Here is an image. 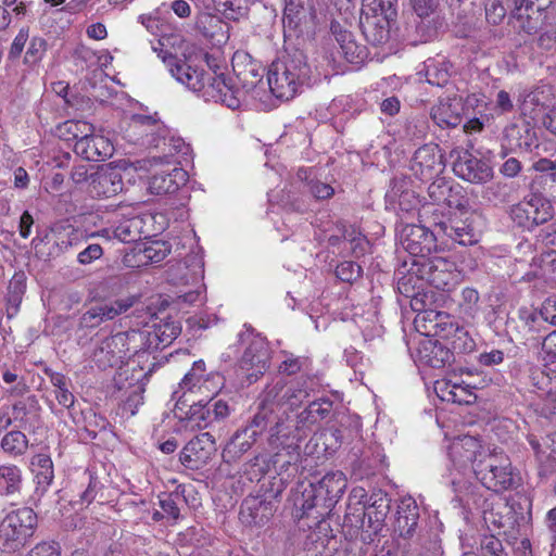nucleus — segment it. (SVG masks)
I'll return each instance as SVG.
<instances>
[{"mask_svg":"<svg viewBox=\"0 0 556 556\" xmlns=\"http://www.w3.org/2000/svg\"><path fill=\"white\" fill-rule=\"evenodd\" d=\"M159 56L177 83L199 93L205 101L220 102L232 110L239 108L238 91L226 83L223 75H212L200 66L202 54L193 45H187L180 55L161 51Z\"/></svg>","mask_w":556,"mask_h":556,"instance_id":"f257e3e1","label":"nucleus"},{"mask_svg":"<svg viewBox=\"0 0 556 556\" xmlns=\"http://www.w3.org/2000/svg\"><path fill=\"white\" fill-rule=\"evenodd\" d=\"M142 338L138 329L117 332L100 342L92 353V359L99 368L105 369L117 366L125 358L134 356L132 363H137L140 372L136 379L138 381L147 379L154 371L157 363L151 362L146 366L144 362H142L144 359V351H141L139 346Z\"/></svg>","mask_w":556,"mask_h":556,"instance_id":"f03ea898","label":"nucleus"},{"mask_svg":"<svg viewBox=\"0 0 556 556\" xmlns=\"http://www.w3.org/2000/svg\"><path fill=\"white\" fill-rule=\"evenodd\" d=\"M311 68L302 53L288 55L273 62L267 72L271 94L283 101L293 99L308 84Z\"/></svg>","mask_w":556,"mask_h":556,"instance_id":"7ed1b4c3","label":"nucleus"},{"mask_svg":"<svg viewBox=\"0 0 556 556\" xmlns=\"http://www.w3.org/2000/svg\"><path fill=\"white\" fill-rule=\"evenodd\" d=\"M475 476L483 486L495 493L514 490L521 481L510 459L502 453L483 455L475 465Z\"/></svg>","mask_w":556,"mask_h":556,"instance_id":"20e7f679","label":"nucleus"},{"mask_svg":"<svg viewBox=\"0 0 556 556\" xmlns=\"http://www.w3.org/2000/svg\"><path fill=\"white\" fill-rule=\"evenodd\" d=\"M37 515L29 507H23L8 514L0 523V548L15 552L25 545L34 533Z\"/></svg>","mask_w":556,"mask_h":556,"instance_id":"39448f33","label":"nucleus"},{"mask_svg":"<svg viewBox=\"0 0 556 556\" xmlns=\"http://www.w3.org/2000/svg\"><path fill=\"white\" fill-rule=\"evenodd\" d=\"M328 2H332V0H323L317 3L315 0H286L283 11L285 31H293L296 35L312 33L318 23L319 16L325 14Z\"/></svg>","mask_w":556,"mask_h":556,"instance_id":"423d86ee","label":"nucleus"},{"mask_svg":"<svg viewBox=\"0 0 556 556\" xmlns=\"http://www.w3.org/2000/svg\"><path fill=\"white\" fill-rule=\"evenodd\" d=\"M242 342H248L240 359V369L247 376L250 383L256 381L269 367L270 349L266 338L247 331L240 334Z\"/></svg>","mask_w":556,"mask_h":556,"instance_id":"0eeeda50","label":"nucleus"},{"mask_svg":"<svg viewBox=\"0 0 556 556\" xmlns=\"http://www.w3.org/2000/svg\"><path fill=\"white\" fill-rule=\"evenodd\" d=\"M509 216L518 227L532 229L552 219L554 207L542 195L529 194L510 206Z\"/></svg>","mask_w":556,"mask_h":556,"instance_id":"6e6552de","label":"nucleus"},{"mask_svg":"<svg viewBox=\"0 0 556 556\" xmlns=\"http://www.w3.org/2000/svg\"><path fill=\"white\" fill-rule=\"evenodd\" d=\"M448 316L442 312H426L424 319L430 324L434 336L444 339L451 351L455 354H467L475 350L476 342L469 332L454 323H445Z\"/></svg>","mask_w":556,"mask_h":556,"instance_id":"1a4fd4ad","label":"nucleus"},{"mask_svg":"<svg viewBox=\"0 0 556 556\" xmlns=\"http://www.w3.org/2000/svg\"><path fill=\"white\" fill-rule=\"evenodd\" d=\"M455 264L442 257L413 260L412 269L438 290L450 292L458 281Z\"/></svg>","mask_w":556,"mask_h":556,"instance_id":"9d476101","label":"nucleus"},{"mask_svg":"<svg viewBox=\"0 0 556 556\" xmlns=\"http://www.w3.org/2000/svg\"><path fill=\"white\" fill-rule=\"evenodd\" d=\"M453 170L463 180L485 184L493 177L489 162L469 149L454 151Z\"/></svg>","mask_w":556,"mask_h":556,"instance_id":"9b49d317","label":"nucleus"},{"mask_svg":"<svg viewBox=\"0 0 556 556\" xmlns=\"http://www.w3.org/2000/svg\"><path fill=\"white\" fill-rule=\"evenodd\" d=\"M139 301L138 295H127L113 301L100 302L90 306L79 318V327L93 329L102 323L126 313Z\"/></svg>","mask_w":556,"mask_h":556,"instance_id":"f8f14e48","label":"nucleus"},{"mask_svg":"<svg viewBox=\"0 0 556 556\" xmlns=\"http://www.w3.org/2000/svg\"><path fill=\"white\" fill-rule=\"evenodd\" d=\"M217 451L215 438L203 432L192 438L179 454L180 463L188 469L199 470L212 459Z\"/></svg>","mask_w":556,"mask_h":556,"instance_id":"ddd939ff","label":"nucleus"},{"mask_svg":"<svg viewBox=\"0 0 556 556\" xmlns=\"http://www.w3.org/2000/svg\"><path fill=\"white\" fill-rule=\"evenodd\" d=\"M142 334V342H139L141 351H144V364L148 362L150 349H164L170 345L176 338L181 333V325L179 321L167 317L161 319L159 323L153 324L151 330H139Z\"/></svg>","mask_w":556,"mask_h":556,"instance_id":"4468645a","label":"nucleus"},{"mask_svg":"<svg viewBox=\"0 0 556 556\" xmlns=\"http://www.w3.org/2000/svg\"><path fill=\"white\" fill-rule=\"evenodd\" d=\"M276 503L264 495H249L241 503L239 519L248 527H263L274 516Z\"/></svg>","mask_w":556,"mask_h":556,"instance_id":"2eb2a0df","label":"nucleus"},{"mask_svg":"<svg viewBox=\"0 0 556 556\" xmlns=\"http://www.w3.org/2000/svg\"><path fill=\"white\" fill-rule=\"evenodd\" d=\"M124 188L122 174L113 168L101 167L90 174L88 192L92 198H111Z\"/></svg>","mask_w":556,"mask_h":556,"instance_id":"dca6fc26","label":"nucleus"},{"mask_svg":"<svg viewBox=\"0 0 556 556\" xmlns=\"http://www.w3.org/2000/svg\"><path fill=\"white\" fill-rule=\"evenodd\" d=\"M435 233L465 247L472 245L478 241L475 229L468 222V218L462 219L456 215L437 223Z\"/></svg>","mask_w":556,"mask_h":556,"instance_id":"f3484780","label":"nucleus"},{"mask_svg":"<svg viewBox=\"0 0 556 556\" xmlns=\"http://www.w3.org/2000/svg\"><path fill=\"white\" fill-rule=\"evenodd\" d=\"M312 485L315 498L321 501L324 506L331 507L343 495L346 489V478L342 471H331Z\"/></svg>","mask_w":556,"mask_h":556,"instance_id":"a211bd4d","label":"nucleus"},{"mask_svg":"<svg viewBox=\"0 0 556 556\" xmlns=\"http://www.w3.org/2000/svg\"><path fill=\"white\" fill-rule=\"evenodd\" d=\"M419 521V508L413 498H406L401 502L397 509L395 521V531L399 533V541L402 545L409 547V540L416 533Z\"/></svg>","mask_w":556,"mask_h":556,"instance_id":"6ab92c4d","label":"nucleus"},{"mask_svg":"<svg viewBox=\"0 0 556 556\" xmlns=\"http://www.w3.org/2000/svg\"><path fill=\"white\" fill-rule=\"evenodd\" d=\"M366 510L363 511L361 528L367 527L374 532L381 530L384 519L391 507V498L382 491L374 492L368 500Z\"/></svg>","mask_w":556,"mask_h":556,"instance_id":"aec40b11","label":"nucleus"},{"mask_svg":"<svg viewBox=\"0 0 556 556\" xmlns=\"http://www.w3.org/2000/svg\"><path fill=\"white\" fill-rule=\"evenodd\" d=\"M419 361L432 368H445L455 362L454 352L445 342L439 340H426L418 350Z\"/></svg>","mask_w":556,"mask_h":556,"instance_id":"412c9836","label":"nucleus"},{"mask_svg":"<svg viewBox=\"0 0 556 556\" xmlns=\"http://www.w3.org/2000/svg\"><path fill=\"white\" fill-rule=\"evenodd\" d=\"M435 229L429 231L420 225H406L402 230V245L412 255H424L430 252Z\"/></svg>","mask_w":556,"mask_h":556,"instance_id":"4be33fe9","label":"nucleus"},{"mask_svg":"<svg viewBox=\"0 0 556 556\" xmlns=\"http://www.w3.org/2000/svg\"><path fill=\"white\" fill-rule=\"evenodd\" d=\"M462 113V99L454 96L440 99L431 110V117L441 128H454L460 124Z\"/></svg>","mask_w":556,"mask_h":556,"instance_id":"5701e85b","label":"nucleus"},{"mask_svg":"<svg viewBox=\"0 0 556 556\" xmlns=\"http://www.w3.org/2000/svg\"><path fill=\"white\" fill-rule=\"evenodd\" d=\"M258 435L255 434L250 428H239L229 439L228 443L223 450L222 457L227 464L236 463L239 460L258 440Z\"/></svg>","mask_w":556,"mask_h":556,"instance_id":"b1692460","label":"nucleus"},{"mask_svg":"<svg viewBox=\"0 0 556 556\" xmlns=\"http://www.w3.org/2000/svg\"><path fill=\"white\" fill-rule=\"evenodd\" d=\"M480 441L473 437H464L458 442L453 443L451 447V456L453 460L460 467L471 466L475 472V465L483 455H488Z\"/></svg>","mask_w":556,"mask_h":556,"instance_id":"393cba45","label":"nucleus"},{"mask_svg":"<svg viewBox=\"0 0 556 556\" xmlns=\"http://www.w3.org/2000/svg\"><path fill=\"white\" fill-rule=\"evenodd\" d=\"M188 180V174L182 167H174L170 172L154 174L149 181L152 194L162 195L176 192Z\"/></svg>","mask_w":556,"mask_h":556,"instance_id":"a878e982","label":"nucleus"},{"mask_svg":"<svg viewBox=\"0 0 556 556\" xmlns=\"http://www.w3.org/2000/svg\"><path fill=\"white\" fill-rule=\"evenodd\" d=\"M523 9L529 10L527 0H491L485 7V17L490 24L498 25L508 12L513 17L521 18Z\"/></svg>","mask_w":556,"mask_h":556,"instance_id":"bb28decb","label":"nucleus"},{"mask_svg":"<svg viewBox=\"0 0 556 556\" xmlns=\"http://www.w3.org/2000/svg\"><path fill=\"white\" fill-rule=\"evenodd\" d=\"M301 424L291 426L277 419L275 425L269 429L268 443L273 448L295 450L301 440Z\"/></svg>","mask_w":556,"mask_h":556,"instance_id":"cd10ccee","label":"nucleus"},{"mask_svg":"<svg viewBox=\"0 0 556 556\" xmlns=\"http://www.w3.org/2000/svg\"><path fill=\"white\" fill-rule=\"evenodd\" d=\"M115 224V239L121 242L130 243L136 242L147 237L144 231V219L139 215L121 218L118 215L114 216Z\"/></svg>","mask_w":556,"mask_h":556,"instance_id":"c85d7f7f","label":"nucleus"},{"mask_svg":"<svg viewBox=\"0 0 556 556\" xmlns=\"http://www.w3.org/2000/svg\"><path fill=\"white\" fill-rule=\"evenodd\" d=\"M153 160L160 163H175L182 167L191 162L192 148L187 141H164L163 154L154 155Z\"/></svg>","mask_w":556,"mask_h":556,"instance_id":"c756f323","label":"nucleus"},{"mask_svg":"<svg viewBox=\"0 0 556 556\" xmlns=\"http://www.w3.org/2000/svg\"><path fill=\"white\" fill-rule=\"evenodd\" d=\"M519 325L518 327L529 334L528 339H536L535 334L540 337L541 332L545 331L548 319L543 314V307L540 311L522 307L518 312Z\"/></svg>","mask_w":556,"mask_h":556,"instance_id":"7c9ffc66","label":"nucleus"},{"mask_svg":"<svg viewBox=\"0 0 556 556\" xmlns=\"http://www.w3.org/2000/svg\"><path fill=\"white\" fill-rule=\"evenodd\" d=\"M113 141H75L74 151L92 162L104 161L114 152Z\"/></svg>","mask_w":556,"mask_h":556,"instance_id":"2f4dec72","label":"nucleus"},{"mask_svg":"<svg viewBox=\"0 0 556 556\" xmlns=\"http://www.w3.org/2000/svg\"><path fill=\"white\" fill-rule=\"evenodd\" d=\"M363 34L366 40L374 45H383L389 40V22L381 15L366 16L362 21Z\"/></svg>","mask_w":556,"mask_h":556,"instance_id":"473e14b6","label":"nucleus"},{"mask_svg":"<svg viewBox=\"0 0 556 556\" xmlns=\"http://www.w3.org/2000/svg\"><path fill=\"white\" fill-rule=\"evenodd\" d=\"M26 291V276L23 271L15 273L8 285L7 292V317L13 318L18 309Z\"/></svg>","mask_w":556,"mask_h":556,"instance_id":"72a5a7b5","label":"nucleus"},{"mask_svg":"<svg viewBox=\"0 0 556 556\" xmlns=\"http://www.w3.org/2000/svg\"><path fill=\"white\" fill-rule=\"evenodd\" d=\"M414 160L421 168L441 172L444 166L443 154L434 141H430L418 148L415 151Z\"/></svg>","mask_w":556,"mask_h":556,"instance_id":"f704fd0d","label":"nucleus"},{"mask_svg":"<svg viewBox=\"0 0 556 556\" xmlns=\"http://www.w3.org/2000/svg\"><path fill=\"white\" fill-rule=\"evenodd\" d=\"M277 419L274 403L263 401L258 404L256 413L249 420L245 427L250 428L253 432L255 431V434L261 437L269 426L271 427L275 425Z\"/></svg>","mask_w":556,"mask_h":556,"instance_id":"c9c22d12","label":"nucleus"},{"mask_svg":"<svg viewBox=\"0 0 556 556\" xmlns=\"http://www.w3.org/2000/svg\"><path fill=\"white\" fill-rule=\"evenodd\" d=\"M132 124L136 128L144 130L146 136H151L153 139H174L175 137L172 130L154 116L134 115Z\"/></svg>","mask_w":556,"mask_h":556,"instance_id":"e433bc0d","label":"nucleus"},{"mask_svg":"<svg viewBox=\"0 0 556 556\" xmlns=\"http://www.w3.org/2000/svg\"><path fill=\"white\" fill-rule=\"evenodd\" d=\"M404 556H443L442 540L435 532H431L420 539L419 551H410L406 544L397 543Z\"/></svg>","mask_w":556,"mask_h":556,"instance_id":"4c0bfd02","label":"nucleus"},{"mask_svg":"<svg viewBox=\"0 0 556 556\" xmlns=\"http://www.w3.org/2000/svg\"><path fill=\"white\" fill-rule=\"evenodd\" d=\"M482 197L494 205L506 204L517 199V187L513 182H494L484 189Z\"/></svg>","mask_w":556,"mask_h":556,"instance_id":"58836bf2","label":"nucleus"},{"mask_svg":"<svg viewBox=\"0 0 556 556\" xmlns=\"http://www.w3.org/2000/svg\"><path fill=\"white\" fill-rule=\"evenodd\" d=\"M332 410V402L329 399L312 401L308 406L298 415V424H315L327 418Z\"/></svg>","mask_w":556,"mask_h":556,"instance_id":"ea45409f","label":"nucleus"},{"mask_svg":"<svg viewBox=\"0 0 556 556\" xmlns=\"http://www.w3.org/2000/svg\"><path fill=\"white\" fill-rule=\"evenodd\" d=\"M54 136L58 139H90L92 125L84 121H66L56 126Z\"/></svg>","mask_w":556,"mask_h":556,"instance_id":"a19ab883","label":"nucleus"},{"mask_svg":"<svg viewBox=\"0 0 556 556\" xmlns=\"http://www.w3.org/2000/svg\"><path fill=\"white\" fill-rule=\"evenodd\" d=\"M22 486V470L15 465L0 466V494L18 493Z\"/></svg>","mask_w":556,"mask_h":556,"instance_id":"79ce46f5","label":"nucleus"},{"mask_svg":"<svg viewBox=\"0 0 556 556\" xmlns=\"http://www.w3.org/2000/svg\"><path fill=\"white\" fill-rule=\"evenodd\" d=\"M336 39L340 45L341 54L348 62L357 64L364 60L365 48L356 43L351 33L340 31Z\"/></svg>","mask_w":556,"mask_h":556,"instance_id":"37998d69","label":"nucleus"},{"mask_svg":"<svg viewBox=\"0 0 556 556\" xmlns=\"http://www.w3.org/2000/svg\"><path fill=\"white\" fill-rule=\"evenodd\" d=\"M0 446L2 451L11 457H18L26 453L28 448V439L18 428L7 432L1 439Z\"/></svg>","mask_w":556,"mask_h":556,"instance_id":"c03bdc74","label":"nucleus"},{"mask_svg":"<svg viewBox=\"0 0 556 556\" xmlns=\"http://www.w3.org/2000/svg\"><path fill=\"white\" fill-rule=\"evenodd\" d=\"M215 9L226 18L239 20L248 12L250 0H213Z\"/></svg>","mask_w":556,"mask_h":556,"instance_id":"a18cd8bd","label":"nucleus"},{"mask_svg":"<svg viewBox=\"0 0 556 556\" xmlns=\"http://www.w3.org/2000/svg\"><path fill=\"white\" fill-rule=\"evenodd\" d=\"M187 419L193 427H198L199 429L208 427L214 421L208 402H198L190 405L187 412Z\"/></svg>","mask_w":556,"mask_h":556,"instance_id":"49530a36","label":"nucleus"},{"mask_svg":"<svg viewBox=\"0 0 556 556\" xmlns=\"http://www.w3.org/2000/svg\"><path fill=\"white\" fill-rule=\"evenodd\" d=\"M397 275V289L402 294H404L407 298L414 296L415 290L422 289L424 282H426L425 279L419 277L418 274H416L415 270L412 269V266L407 270V274H404V271L399 270Z\"/></svg>","mask_w":556,"mask_h":556,"instance_id":"de8ad7c7","label":"nucleus"},{"mask_svg":"<svg viewBox=\"0 0 556 556\" xmlns=\"http://www.w3.org/2000/svg\"><path fill=\"white\" fill-rule=\"evenodd\" d=\"M427 81L435 86H444L450 79V73L444 62L429 60L426 63Z\"/></svg>","mask_w":556,"mask_h":556,"instance_id":"09e8293b","label":"nucleus"},{"mask_svg":"<svg viewBox=\"0 0 556 556\" xmlns=\"http://www.w3.org/2000/svg\"><path fill=\"white\" fill-rule=\"evenodd\" d=\"M444 204L450 208H456L460 214H467L470 208L469 199L457 184L452 186V191L448 192Z\"/></svg>","mask_w":556,"mask_h":556,"instance_id":"8fccbe9b","label":"nucleus"},{"mask_svg":"<svg viewBox=\"0 0 556 556\" xmlns=\"http://www.w3.org/2000/svg\"><path fill=\"white\" fill-rule=\"evenodd\" d=\"M47 42L40 37H34L28 43L27 50L24 56V63L27 65H35L45 55Z\"/></svg>","mask_w":556,"mask_h":556,"instance_id":"3c124183","label":"nucleus"},{"mask_svg":"<svg viewBox=\"0 0 556 556\" xmlns=\"http://www.w3.org/2000/svg\"><path fill=\"white\" fill-rule=\"evenodd\" d=\"M362 267L352 261H344L336 268V276L343 282L352 283L362 276Z\"/></svg>","mask_w":556,"mask_h":556,"instance_id":"603ef678","label":"nucleus"},{"mask_svg":"<svg viewBox=\"0 0 556 556\" xmlns=\"http://www.w3.org/2000/svg\"><path fill=\"white\" fill-rule=\"evenodd\" d=\"M28 402H35V400L33 397L21 400L9 407L12 419H14L15 426L18 429H25L27 426V415L29 414Z\"/></svg>","mask_w":556,"mask_h":556,"instance_id":"864d4df0","label":"nucleus"},{"mask_svg":"<svg viewBox=\"0 0 556 556\" xmlns=\"http://www.w3.org/2000/svg\"><path fill=\"white\" fill-rule=\"evenodd\" d=\"M337 228L341 232L342 237L345 240L351 241L352 243H355L353 247V251L356 255L364 254L365 249L364 245L367 243L365 238L362 237L359 232L356 231L355 228L348 227L344 223L340 222L337 225Z\"/></svg>","mask_w":556,"mask_h":556,"instance_id":"5fc2aeb1","label":"nucleus"},{"mask_svg":"<svg viewBox=\"0 0 556 556\" xmlns=\"http://www.w3.org/2000/svg\"><path fill=\"white\" fill-rule=\"evenodd\" d=\"M452 186L453 184L445 178H438L429 185L428 194L433 202L444 203L448 192L452 191Z\"/></svg>","mask_w":556,"mask_h":556,"instance_id":"6e6d98bb","label":"nucleus"},{"mask_svg":"<svg viewBox=\"0 0 556 556\" xmlns=\"http://www.w3.org/2000/svg\"><path fill=\"white\" fill-rule=\"evenodd\" d=\"M83 241L76 230L72 229L66 233H59L55 236L54 244L58 249L56 253L66 252L71 248H80Z\"/></svg>","mask_w":556,"mask_h":556,"instance_id":"4d7b16f0","label":"nucleus"},{"mask_svg":"<svg viewBox=\"0 0 556 556\" xmlns=\"http://www.w3.org/2000/svg\"><path fill=\"white\" fill-rule=\"evenodd\" d=\"M482 556H505L502 542L494 535H484L480 542Z\"/></svg>","mask_w":556,"mask_h":556,"instance_id":"13d9d810","label":"nucleus"},{"mask_svg":"<svg viewBox=\"0 0 556 556\" xmlns=\"http://www.w3.org/2000/svg\"><path fill=\"white\" fill-rule=\"evenodd\" d=\"M477 486L472 484H468L465 488L464 495L462 496V501L465 502L469 507L472 506L475 509L482 510L483 514L486 513V500L482 497V495L477 494Z\"/></svg>","mask_w":556,"mask_h":556,"instance_id":"bf43d9fd","label":"nucleus"},{"mask_svg":"<svg viewBox=\"0 0 556 556\" xmlns=\"http://www.w3.org/2000/svg\"><path fill=\"white\" fill-rule=\"evenodd\" d=\"M103 255V249L98 243H89L77 254V262L81 265H89Z\"/></svg>","mask_w":556,"mask_h":556,"instance_id":"052dcab7","label":"nucleus"},{"mask_svg":"<svg viewBox=\"0 0 556 556\" xmlns=\"http://www.w3.org/2000/svg\"><path fill=\"white\" fill-rule=\"evenodd\" d=\"M286 403L291 407H298L303 402L308 400L309 391L304 388V386H299L296 388H289L283 395Z\"/></svg>","mask_w":556,"mask_h":556,"instance_id":"680f3d73","label":"nucleus"},{"mask_svg":"<svg viewBox=\"0 0 556 556\" xmlns=\"http://www.w3.org/2000/svg\"><path fill=\"white\" fill-rule=\"evenodd\" d=\"M541 414L552 422H556V390L551 389L546 392L543 399Z\"/></svg>","mask_w":556,"mask_h":556,"instance_id":"e2e57ef3","label":"nucleus"},{"mask_svg":"<svg viewBox=\"0 0 556 556\" xmlns=\"http://www.w3.org/2000/svg\"><path fill=\"white\" fill-rule=\"evenodd\" d=\"M30 465L35 475L37 472L54 473L53 463L48 454L39 453L31 458Z\"/></svg>","mask_w":556,"mask_h":556,"instance_id":"0e129e2a","label":"nucleus"},{"mask_svg":"<svg viewBox=\"0 0 556 556\" xmlns=\"http://www.w3.org/2000/svg\"><path fill=\"white\" fill-rule=\"evenodd\" d=\"M29 38V30L28 28H22L20 29L18 34L15 36L11 49L9 51L10 59H17L21 56L25 45L27 43Z\"/></svg>","mask_w":556,"mask_h":556,"instance_id":"69168bd1","label":"nucleus"},{"mask_svg":"<svg viewBox=\"0 0 556 556\" xmlns=\"http://www.w3.org/2000/svg\"><path fill=\"white\" fill-rule=\"evenodd\" d=\"M307 190L316 200H327L334 194V189L330 185L317 179L314 180Z\"/></svg>","mask_w":556,"mask_h":556,"instance_id":"338daca9","label":"nucleus"},{"mask_svg":"<svg viewBox=\"0 0 556 556\" xmlns=\"http://www.w3.org/2000/svg\"><path fill=\"white\" fill-rule=\"evenodd\" d=\"M28 556H61V553L56 543L43 542L36 545Z\"/></svg>","mask_w":556,"mask_h":556,"instance_id":"774afa93","label":"nucleus"}]
</instances>
